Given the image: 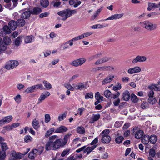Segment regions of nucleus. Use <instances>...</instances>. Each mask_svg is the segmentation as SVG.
<instances>
[{"mask_svg": "<svg viewBox=\"0 0 160 160\" xmlns=\"http://www.w3.org/2000/svg\"><path fill=\"white\" fill-rule=\"evenodd\" d=\"M58 136L52 135L50 137L48 141L47 142L45 145V149L47 151L52 150H56L59 149L60 147V142L57 140Z\"/></svg>", "mask_w": 160, "mask_h": 160, "instance_id": "obj_1", "label": "nucleus"}, {"mask_svg": "<svg viewBox=\"0 0 160 160\" xmlns=\"http://www.w3.org/2000/svg\"><path fill=\"white\" fill-rule=\"evenodd\" d=\"M77 12L75 10H71L69 9H66L58 12L57 14L59 16L62 17V20L65 21Z\"/></svg>", "mask_w": 160, "mask_h": 160, "instance_id": "obj_2", "label": "nucleus"}, {"mask_svg": "<svg viewBox=\"0 0 160 160\" xmlns=\"http://www.w3.org/2000/svg\"><path fill=\"white\" fill-rule=\"evenodd\" d=\"M141 26L147 30L152 31L155 30L157 27L156 24H153L152 23L148 21L140 22Z\"/></svg>", "mask_w": 160, "mask_h": 160, "instance_id": "obj_3", "label": "nucleus"}, {"mask_svg": "<svg viewBox=\"0 0 160 160\" xmlns=\"http://www.w3.org/2000/svg\"><path fill=\"white\" fill-rule=\"evenodd\" d=\"M19 64V62L17 60L9 61L6 64L5 68L8 70L13 69L16 68Z\"/></svg>", "mask_w": 160, "mask_h": 160, "instance_id": "obj_4", "label": "nucleus"}, {"mask_svg": "<svg viewBox=\"0 0 160 160\" xmlns=\"http://www.w3.org/2000/svg\"><path fill=\"white\" fill-rule=\"evenodd\" d=\"M86 61V59L84 58H80L72 61L70 63V65L75 67H78L82 65Z\"/></svg>", "mask_w": 160, "mask_h": 160, "instance_id": "obj_5", "label": "nucleus"}, {"mask_svg": "<svg viewBox=\"0 0 160 160\" xmlns=\"http://www.w3.org/2000/svg\"><path fill=\"white\" fill-rule=\"evenodd\" d=\"M138 128L134 127L133 129L132 133H134L135 137L137 139L140 138L143 135V131L141 130H138Z\"/></svg>", "mask_w": 160, "mask_h": 160, "instance_id": "obj_6", "label": "nucleus"}, {"mask_svg": "<svg viewBox=\"0 0 160 160\" xmlns=\"http://www.w3.org/2000/svg\"><path fill=\"white\" fill-rule=\"evenodd\" d=\"M12 117L11 115L3 118L2 120H0V126H2L4 124L9 123L12 120Z\"/></svg>", "mask_w": 160, "mask_h": 160, "instance_id": "obj_7", "label": "nucleus"}, {"mask_svg": "<svg viewBox=\"0 0 160 160\" xmlns=\"http://www.w3.org/2000/svg\"><path fill=\"white\" fill-rule=\"evenodd\" d=\"M147 58L144 56L138 55L132 61V64H135L138 62H142L146 61Z\"/></svg>", "mask_w": 160, "mask_h": 160, "instance_id": "obj_8", "label": "nucleus"}, {"mask_svg": "<svg viewBox=\"0 0 160 160\" xmlns=\"http://www.w3.org/2000/svg\"><path fill=\"white\" fill-rule=\"evenodd\" d=\"M69 136V134H67L64 136L63 139H59L58 137V138H57V140H59L60 142L59 146H60V147H63L67 144Z\"/></svg>", "mask_w": 160, "mask_h": 160, "instance_id": "obj_9", "label": "nucleus"}, {"mask_svg": "<svg viewBox=\"0 0 160 160\" xmlns=\"http://www.w3.org/2000/svg\"><path fill=\"white\" fill-rule=\"evenodd\" d=\"M11 29L9 27L7 26H4L2 29L0 31V36L6 35V34H8L10 33Z\"/></svg>", "mask_w": 160, "mask_h": 160, "instance_id": "obj_10", "label": "nucleus"}, {"mask_svg": "<svg viewBox=\"0 0 160 160\" xmlns=\"http://www.w3.org/2000/svg\"><path fill=\"white\" fill-rule=\"evenodd\" d=\"M123 15V14H117L112 15L110 17H108L106 19H102L100 21L104 22L105 21L108 20H112L114 19H117L121 18Z\"/></svg>", "mask_w": 160, "mask_h": 160, "instance_id": "obj_11", "label": "nucleus"}, {"mask_svg": "<svg viewBox=\"0 0 160 160\" xmlns=\"http://www.w3.org/2000/svg\"><path fill=\"white\" fill-rule=\"evenodd\" d=\"M110 59V58L107 57H105L98 59L94 63L95 65L102 64L108 62Z\"/></svg>", "mask_w": 160, "mask_h": 160, "instance_id": "obj_12", "label": "nucleus"}, {"mask_svg": "<svg viewBox=\"0 0 160 160\" xmlns=\"http://www.w3.org/2000/svg\"><path fill=\"white\" fill-rule=\"evenodd\" d=\"M50 95V93L48 91L46 92L45 93H42L38 98V104L40 103L43 100Z\"/></svg>", "mask_w": 160, "mask_h": 160, "instance_id": "obj_13", "label": "nucleus"}, {"mask_svg": "<svg viewBox=\"0 0 160 160\" xmlns=\"http://www.w3.org/2000/svg\"><path fill=\"white\" fill-rule=\"evenodd\" d=\"M141 71V69L139 66H136L133 68H130L128 70V72L129 74L138 73Z\"/></svg>", "mask_w": 160, "mask_h": 160, "instance_id": "obj_14", "label": "nucleus"}, {"mask_svg": "<svg viewBox=\"0 0 160 160\" xmlns=\"http://www.w3.org/2000/svg\"><path fill=\"white\" fill-rule=\"evenodd\" d=\"M114 77L113 75H109L107 76L102 82V85H105L112 80Z\"/></svg>", "mask_w": 160, "mask_h": 160, "instance_id": "obj_15", "label": "nucleus"}, {"mask_svg": "<svg viewBox=\"0 0 160 160\" xmlns=\"http://www.w3.org/2000/svg\"><path fill=\"white\" fill-rule=\"evenodd\" d=\"M160 7V2L158 4H156L154 3L149 2L148 3V7L147 9L150 11L153 8H158Z\"/></svg>", "mask_w": 160, "mask_h": 160, "instance_id": "obj_16", "label": "nucleus"}, {"mask_svg": "<svg viewBox=\"0 0 160 160\" xmlns=\"http://www.w3.org/2000/svg\"><path fill=\"white\" fill-rule=\"evenodd\" d=\"M12 156L14 159H20L22 158V156L21 153H17L15 151H13L11 153Z\"/></svg>", "mask_w": 160, "mask_h": 160, "instance_id": "obj_17", "label": "nucleus"}, {"mask_svg": "<svg viewBox=\"0 0 160 160\" xmlns=\"http://www.w3.org/2000/svg\"><path fill=\"white\" fill-rule=\"evenodd\" d=\"M68 128L62 125L56 129L54 133H62L66 132Z\"/></svg>", "mask_w": 160, "mask_h": 160, "instance_id": "obj_18", "label": "nucleus"}, {"mask_svg": "<svg viewBox=\"0 0 160 160\" xmlns=\"http://www.w3.org/2000/svg\"><path fill=\"white\" fill-rule=\"evenodd\" d=\"M9 27L12 30H14L17 26V22L14 20H11L8 24Z\"/></svg>", "mask_w": 160, "mask_h": 160, "instance_id": "obj_19", "label": "nucleus"}, {"mask_svg": "<svg viewBox=\"0 0 160 160\" xmlns=\"http://www.w3.org/2000/svg\"><path fill=\"white\" fill-rule=\"evenodd\" d=\"M7 46L3 43V41L0 37V54L3 52L5 51L7 49Z\"/></svg>", "mask_w": 160, "mask_h": 160, "instance_id": "obj_20", "label": "nucleus"}, {"mask_svg": "<svg viewBox=\"0 0 160 160\" xmlns=\"http://www.w3.org/2000/svg\"><path fill=\"white\" fill-rule=\"evenodd\" d=\"M100 118V115L99 113L97 114H93V116L91 118L89 121L90 123H93L95 121H97Z\"/></svg>", "mask_w": 160, "mask_h": 160, "instance_id": "obj_21", "label": "nucleus"}, {"mask_svg": "<svg viewBox=\"0 0 160 160\" xmlns=\"http://www.w3.org/2000/svg\"><path fill=\"white\" fill-rule=\"evenodd\" d=\"M37 151L36 149H33L28 154V157L32 159H33L37 156Z\"/></svg>", "mask_w": 160, "mask_h": 160, "instance_id": "obj_22", "label": "nucleus"}, {"mask_svg": "<svg viewBox=\"0 0 160 160\" xmlns=\"http://www.w3.org/2000/svg\"><path fill=\"white\" fill-rule=\"evenodd\" d=\"M122 98L124 100L128 101L130 98V94L128 90L124 92L122 94Z\"/></svg>", "mask_w": 160, "mask_h": 160, "instance_id": "obj_23", "label": "nucleus"}, {"mask_svg": "<svg viewBox=\"0 0 160 160\" xmlns=\"http://www.w3.org/2000/svg\"><path fill=\"white\" fill-rule=\"evenodd\" d=\"M85 85L84 82H79L74 86L75 89L81 90L85 88Z\"/></svg>", "mask_w": 160, "mask_h": 160, "instance_id": "obj_24", "label": "nucleus"}, {"mask_svg": "<svg viewBox=\"0 0 160 160\" xmlns=\"http://www.w3.org/2000/svg\"><path fill=\"white\" fill-rule=\"evenodd\" d=\"M108 25L107 24H96L91 26L92 28L93 29L102 28H106L108 26Z\"/></svg>", "mask_w": 160, "mask_h": 160, "instance_id": "obj_25", "label": "nucleus"}, {"mask_svg": "<svg viewBox=\"0 0 160 160\" xmlns=\"http://www.w3.org/2000/svg\"><path fill=\"white\" fill-rule=\"evenodd\" d=\"M101 71H111L114 69L112 66H103L101 67Z\"/></svg>", "mask_w": 160, "mask_h": 160, "instance_id": "obj_26", "label": "nucleus"}, {"mask_svg": "<svg viewBox=\"0 0 160 160\" xmlns=\"http://www.w3.org/2000/svg\"><path fill=\"white\" fill-rule=\"evenodd\" d=\"M77 132L81 134H83L85 132V130L84 127L82 126H78L76 128Z\"/></svg>", "mask_w": 160, "mask_h": 160, "instance_id": "obj_27", "label": "nucleus"}, {"mask_svg": "<svg viewBox=\"0 0 160 160\" xmlns=\"http://www.w3.org/2000/svg\"><path fill=\"white\" fill-rule=\"evenodd\" d=\"M42 12L41 9L38 7H35L32 11L31 13L32 14H38Z\"/></svg>", "mask_w": 160, "mask_h": 160, "instance_id": "obj_28", "label": "nucleus"}, {"mask_svg": "<svg viewBox=\"0 0 160 160\" xmlns=\"http://www.w3.org/2000/svg\"><path fill=\"white\" fill-rule=\"evenodd\" d=\"M111 140V138L109 136H106L102 137V142L103 143H108Z\"/></svg>", "mask_w": 160, "mask_h": 160, "instance_id": "obj_29", "label": "nucleus"}, {"mask_svg": "<svg viewBox=\"0 0 160 160\" xmlns=\"http://www.w3.org/2000/svg\"><path fill=\"white\" fill-rule=\"evenodd\" d=\"M42 82L47 89L50 90L52 88L51 84L48 81L43 80Z\"/></svg>", "mask_w": 160, "mask_h": 160, "instance_id": "obj_30", "label": "nucleus"}, {"mask_svg": "<svg viewBox=\"0 0 160 160\" xmlns=\"http://www.w3.org/2000/svg\"><path fill=\"white\" fill-rule=\"evenodd\" d=\"M32 123L33 128L36 130H37L39 127L38 121L36 119H35L32 121Z\"/></svg>", "mask_w": 160, "mask_h": 160, "instance_id": "obj_31", "label": "nucleus"}, {"mask_svg": "<svg viewBox=\"0 0 160 160\" xmlns=\"http://www.w3.org/2000/svg\"><path fill=\"white\" fill-rule=\"evenodd\" d=\"M149 141V136L145 135L142 138V142L144 144H148Z\"/></svg>", "mask_w": 160, "mask_h": 160, "instance_id": "obj_32", "label": "nucleus"}, {"mask_svg": "<svg viewBox=\"0 0 160 160\" xmlns=\"http://www.w3.org/2000/svg\"><path fill=\"white\" fill-rule=\"evenodd\" d=\"M17 22V26L19 27L23 26L25 23V21L23 19H18Z\"/></svg>", "mask_w": 160, "mask_h": 160, "instance_id": "obj_33", "label": "nucleus"}, {"mask_svg": "<svg viewBox=\"0 0 160 160\" xmlns=\"http://www.w3.org/2000/svg\"><path fill=\"white\" fill-rule=\"evenodd\" d=\"M149 140L151 143L154 144L157 141V137L155 135H152L150 137H149Z\"/></svg>", "mask_w": 160, "mask_h": 160, "instance_id": "obj_34", "label": "nucleus"}, {"mask_svg": "<svg viewBox=\"0 0 160 160\" xmlns=\"http://www.w3.org/2000/svg\"><path fill=\"white\" fill-rule=\"evenodd\" d=\"M40 3L42 7L46 8L49 5V2L48 0H40Z\"/></svg>", "mask_w": 160, "mask_h": 160, "instance_id": "obj_35", "label": "nucleus"}, {"mask_svg": "<svg viewBox=\"0 0 160 160\" xmlns=\"http://www.w3.org/2000/svg\"><path fill=\"white\" fill-rule=\"evenodd\" d=\"M1 149L3 152H5L7 150L9 149L6 143L4 142L1 144Z\"/></svg>", "mask_w": 160, "mask_h": 160, "instance_id": "obj_36", "label": "nucleus"}, {"mask_svg": "<svg viewBox=\"0 0 160 160\" xmlns=\"http://www.w3.org/2000/svg\"><path fill=\"white\" fill-rule=\"evenodd\" d=\"M55 131L54 128L52 127L50 129L47 131L45 134V137L47 138L49 137L55 132Z\"/></svg>", "mask_w": 160, "mask_h": 160, "instance_id": "obj_37", "label": "nucleus"}, {"mask_svg": "<svg viewBox=\"0 0 160 160\" xmlns=\"http://www.w3.org/2000/svg\"><path fill=\"white\" fill-rule=\"evenodd\" d=\"M30 14L31 13L29 11H26L22 13V18L24 19L27 18L30 16Z\"/></svg>", "mask_w": 160, "mask_h": 160, "instance_id": "obj_38", "label": "nucleus"}, {"mask_svg": "<svg viewBox=\"0 0 160 160\" xmlns=\"http://www.w3.org/2000/svg\"><path fill=\"white\" fill-rule=\"evenodd\" d=\"M3 43H4L6 45H9L11 42V40L10 38L8 37H5L4 38L3 40Z\"/></svg>", "mask_w": 160, "mask_h": 160, "instance_id": "obj_39", "label": "nucleus"}, {"mask_svg": "<svg viewBox=\"0 0 160 160\" xmlns=\"http://www.w3.org/2000/svg\"><path fill=\"white\" fill-rule=\"evenodd\" d=\"M101 56V53H99L96 54L94 55H93L89 58L88 60L89 61H92L94 60L97 59L99 57H100Z\"/></svg>", "mask_w": 160, "mask_h": 160, "instance_id": "obj_40", "label": "nucleus"}, {"mask_svg": "<svg viewBox=\"0 0 160 160\" xmlns=\"http://www.w3.org/2000/svg\"><path fill=\"white\" fill-rule=\"evenodd\" d=\"M32 36H27L25 38V42L26 43H28L32 42Z\"/></svg>", "mask_w": 160, "mask_h": 160, "instance_id": "obj_41", "label": "nucleus"}, {"mask_svg": "<svg viewBox=\"0 0 160 160\" xmlns=\"http://www.w3.org/2000/svg\"><path fill=\"white\" fill-rule=\"evenodd\" d=\"M95 97L97 100H99L101 101H102L103 100L102 96L100 95V93L99 92H97L95 95Z\"/></svg>", "mask_w": 160, "mask_h": 160, "instance_id": "obj_42", "label": "nucleus"}, {"mask_svg": "<svg viewBox=\"0 0 160 160\" xmlns=\"http://www.w3.org/2000/svg\"><path fill=\"white\" fill-rule=\"evenodd\" d=\"M124 140V138L122 136H119L116 138L115 141L117 143L120 144Z\"/></svg>", "mask_w": 160, "mask_h": 160, "instance_id": "obj_43", "label": "nucleus"}, {"mask_svg": "<svg viewBox=\"0 0 160 160\" xmlns=\"http://www.w3.org/2000/svg\"><path fill=\"white\" fill-rule=\"evenodd\" d=\"M22 40V37L21 36H19L15 40L14 42L15 44L17 46H18L20 45Z\"/></svg>", "mask_w": 160, "mask_h": 160, "instance_id": "obj_44", "label": "nucleus"}, {"mask_svg": "<svg viewBox=\"0 0 160 160\" xmlns=\"http://www.w3.org/2000/svg\"><path fill=\"white\" fill-rule=\"evenodd\" d=\"M14 100L18 104H19L21 102V96L20 94H18L14 97Z\"/></svg>", "mask_w": 160, "mask_h": 160, "instance_id": "obj_45", "label": "nucleus"}, {"mask_svg": "<svg viewBox=\"0 0 160 160\" xmlns=\"http://www.w3.org/2000/svg\"><path fill=\"white\" fill-rule=\"evenodd\" d=\"M96 145H93L91 147H88L87 148V155L89 154L90 152L94 150L96 147Z\"/></svg>", "mask_w": 160, "mask_h": 160, "instance_id": "obj_46", "label": "nucleus"}, {"mask_svg": "<svg viewBox=\"0 0 160 160\" xmlns=\"http://www.w3.org/2000/svg\"><path fill=\"white\" fill-rule=\"evenodd\" d=\"M148 102L150 104L153 105L156 102V100L153 97H149L148 100Z\"/></svg>", "mask_w": 160, "mask_h": 160, "instance_id": "obj_47", "label": "nucleus"}, {"mask_svg": "<svg viewBox=\"0 0 160 160\" xmlns=\"http://www.w3.org/2000/svg\"><path fill=\"white\" fill-rule=\"evenodd\" d=\"M67 112H64L62 114L59 115L58 117V120L59 121L63 120L66 117Z\"/></svg>", "mask_w": 160, "mask_h": 160, "instance_id": "obj_48", "label": "nucleus"}, {"mask_svg": "<svg viewBox=\"0 0 160 160\" xmlns=\"http://www.w3.org/2000/svg\"><path fill=\"white\" fill-rule=\"evenodd\" d=\"M122 88L121 84L118 82V84L113 87V89L115 91L120 90Z\"/></svg>", "mask_w": 160, "mask_h": 160, "instance_id": "obj_49", "label": "nucleus"}, {"mask_svg": "<svg viewBox=\"0 0 160 160\" xmlns=\"http://www.w3.org/2000/svg\"><path fill=\"white\" fill-rule=\"evenodd\" d=\"M104 95L105 97L107 98H111L112 95L111 92L109 90H105L104 92Z\"/></svg>", "mask_w": 160, "mask_h": 160, "instance_id": "obj_50", "label": "nucleus"}, {"mask_svg": "<svg viewBox=\"0 0 160 160\" xmlns=\"http://www.w3.org/2000/svg\"><path fill=\"white\" fill-rule=\"evenodd\" d=\"M70 150L71 149L68 148L64 150L61 154V156L62 157H64L66 155L69 153Z\"/></svg>", "mask_w": 160, "mask_h": 160, "instance_id": "obj_51", "label": "nucleus"}, {"mask_svg": "<svg viewBox=\"0 0 160 160\" xmlns=\"http://www.w3.org/2000/svg\"><path fill=\"white\" fill-rule=\"evenodd\" d=\"M131 100L134 102H137L138 101L137 97L134 94L131 95Z\"/></svg>", "mask_w": 160, "mask_h": 160, "instance_id": "obj_52", "label": "nucleus"}, {"mask_svg": "<svg viewBox=\"0 0 160 160\" xmlns=\"http://www.w3.org/2000/svg\"><path fill=\"white\" fill-rule=\"evenodd\" d=\"M32 138L30 135H26L24 138V141L26 142H30L32 140Z\"/></svg>", "mask_w": 160, "mask_h": 160, "instance_id": "obj_53", "label": "nucleus"}, {"mask_svg": "<svg viewBox=\"0 0 160 160\" xmlns=\"http://www.w3.org/2000/svg\"><path fill=\"white\" fill-rule=\"evenodd\" d=\"M109 133V129H106L104 130L101 133L102 137L109 136L108 134Z\"/></svg>", "mask_w": 160, "mask_h": 160, "instance_id": "obj_54", "label": "nucleus"}, {"mask_svg": "<svg viewBox=\"0 0 160 160\" xmlns=\"http://www.w3.org/2000/svg\"><path fill=\"white\" fill-rule=\"evenodd\" d=\"M92 32H89L86 33H84L80 35V36L82 39L84 38H86L90 36V35H92Z\"/></svg>", "mask_w": 160, "mask_h": 160, "instance_id": "obj_55", "label": "nucleus"}, {"mask_svg": "<svg viewBox=\"0 0 160 160\" xmlns=\"http://www.w3.org/2000/svg\"><path fill=\"white\" fill-rule=\"evenodd\" d=\"M120 95V93L119 92H117L116 93H113L111 95V98L113 99H116L118 98Z\"/></svg>", "mask_w": 160, "mask_h": 160, "instance_id": "obj_56", "label": "nucleus"}, {"mask_svg": "<svg viewBox=\"0 0 160 160\" xmlns=\"http://www.w3.org/2000/svg\"><path fill=\"white\" fill-rule=\"evenodd\" d=\"M93 94L92 92H90L86 93L85 95V98L88 99L89 98L92 99L93 98Z\"/></svg>", "mask_w": 160, "mask_h": 160, "instance_id": "obj_57", "label": "nucleus"}, {"mask_svg": "<svg viewBox=\"0 0 160 160\" xmlns=\"http://www.w3.org/2000/svg\"><path fill=\"white\" fill-rule=\"evenodd\" d=\"M65 87L68 89L69 90L73 91L75 89L74 86L72 87L70 84H66L64 85Z\"/></svg>", "mask_w": 160, "mask_h": 160, "instance_id": "obj_58", "label": "nucleus"}, {"mask_svg": "<svg viewBox=\"0 0 160 160\" xmlns=\"http://www.w3.org/2000/svg\"><path fill=\"white\" fill-rule=\"evenodd\" d=\"M155 154V150L153 148L151 149L149 151V155L152 157H154Z\"/></svg>", "mask_w": 160, "mask_h": 160, "instance_id": "obj_59", "label": "nucleus"}, {"mask_svg": "<svg viewBox=\"0 0 160 160\" xmlns=\"http://www.w3.org/2000/svg\"><path fill=\"white\" fill-rule=\"evenodd\" d=\"M35 86L36 90L38 89H40L42 90L44 89V87L42 84H37Z\"/></svg>", "mask_w": 160, "mask_h": 160, "instance_id": "obj_60", "label": "nucleus"}, {"mask_svg": "<svg viewBox=\"0 0 160 160\" xmlns=\"http://www.w3.org/2000/svg\"><path fill=\"white\" fill-rule=\"evenodd\" d=\"M45 122L46 123L49 122L51 120L49 114H46L45 115Z\"/></svg>", "mask_w": 160, "mask_h": 160, "instance_id": "obj_61", "label": "nucleus"}, {"mask_svg": "<svg viewBox=\"0 0 160 160\" xmlns=\"http://www.w3.org/2000/svg\"><path fill=\"white\" fill-rule=\"evenodd\" d=\"M79 76V75L78 74H76L73 75L72 77L69 80V82H71L73 80L76 79L77 78H78Z\"/></svg>", "mask_w": 160, "mask_h": 160, "instance_id": "obj_62", "label": "nucleus"}, {"mask_svg": "<svg viewBox=\"0 0 160 160\" xmlns=\"http://www.w3.org/2000/svg\"><path fill=\"white\" fill-rule=\"evenodd\" d=\"M85 108L83 107L80 108L78 109V114L81 116L82 113V112L85 111Z\"/></svg>", "mask_w": 160, "mask_h": 160, "instance_id": "obj_63", "label": "nucleus"}, {"mask_svg": "<svg viewBox=\"0 0 160 160\" xmlns=\"http://www.w3.org/2000/svg\"><path fill=\"white\" fill-rule=\"evenodd\" d=\"M49 15V13L48 12H46L43 13H42L39 15L40 18H43L48 17Z\"/></svg>", "mask_w": 160, "mask_h": 160, "instance_id": "obj_64", "label": "nucleus"}]
</instances>
